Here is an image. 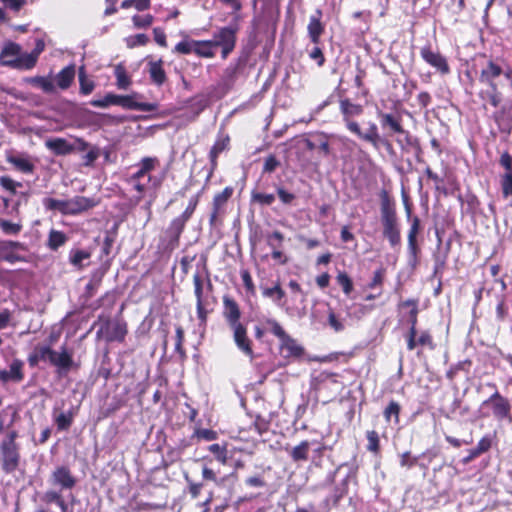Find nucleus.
<instances>
[{"label":"nucleus","mask_w":512,"mask_h":512,"mask_svg":"<svg viewBox=\"0 0 512 512\" xmlns=\"http://www.w3.org/2000/svg\"><path fill=\"white\" fill-rule=\"evenodd\" d=\"M504 76L509 82L512 90V67L503 66L497 59L490 58L486 64L481 68L479 73V82L484 85L478 92V97L482 101V106L487 109L490 105L493 108H498L503 102V93L500 91L497 80L500 76Z\"/></svg>","instance_id":"1"},{"label":"nucleus","mask_w":512,"mask_h":512,"mask_svg":"<svg viewBox=\"0 0 512 512\" xmlns=\"http://www.w3.org/2000/svg\"><path fill=\"white\" fill-rule=\"evenodd\" d=\"M339 112L348 131L356 135L361 140L370 143L375 149L383 146L387 149L392 148V144L386 137L379 134L378 127L375 123H370L366 132H363L356 121L364 112V106L354 103L348 97H340Z\"/></svg>","instance_id":"2"},{"label":"nucleus","mask_w":512,"mask_h":512,"mask_svg":"<svg viewBox=\"0 0 512 512\" xmlns=\"http://www.w3.org/2000/svg\"><path fill=\"white\" fill-rule=\"evenodd\" d=\"M378 196L382 236L392 248L398 247L401 245V224L395 198L387 189H381Z\"/></svg>","instance_id":"3"},{"label":"nucleus","mask_w":512,"mask_h":512,"mask_svg":"<svg viewBox=\"0 0 512 512\" xmlns=\"http://www.w3.org/2000/svg\"><path fill=\"white\" fill-rule=\"evenodd\" d=\"M494 392L479 406V415L483 419H492L501 424H512V400L500 393L495 383H487Z\"/></svg>","instance_id":"4"},{"label":"nucleus","mask_w":512,"mask_h":512,"mask_svg":"<svg viewBox=\"0 0 512 512\" xmlns=\"http://www.w3.org/2000/svg\"><path fill=\"white\" fill-rule=\"evenodd\" d=\"M18 438V431L12 429L0 440V469L5 475H14L21 468L22 456Z\"/></svg>","instance_id":"5"},{"label":"nucleus","mask_w":512,"mask_h":512,"mask_svg":"<svg viewBox=\"0 0 512 512\" xmlns=\"http://www.w3.org/2000/svg\"><path fill=\"white\" fill-rule=\"evenodd\" d=\"M377 116L382 129L386 131V136H393L395 134L404 135L406 144L415 150L417 161L421 162L422 148L420 141L418 138L413 137L409 131L404 129L402 117L383 111H378Z\"/></svg>","instance_id":"6"},{"label":"nucleus","mask_w":512,"mask_h":512,"mask_svg":"<svg viewBox=\"0 0 512 512\" xmlns=\"http://www.w3.org/2000/svg\"><path fill=\"white\" fill-rule=\"evenodd\" d=\"M240 15L236 14L228 26L218 27L212 36V42L215 49H221V58L227 57L235 50L237 44V35L240 30L239 21Z\"/></svg>","instance_id":"7"},{"label":"nucleus","mask_w":512,"mask_h":512,"mask_svg":"<svg viewBox=\"0 0 512 512\" xmlns=\"http://www.w3.org/2000/svg\"><path fill=\"white\" fill-rule=\"evenodd\" d=\"M266 324L270 326L271 333L279 338L280 353L285 359H299L304 355V348L299 345L294 338L287 334L278 321L275 319H267Z\"/></svg>","instance_id":"8"},{"label":"nucleus","mask_w":512,"mask_h":512,"mask_svg":"<svg viewBox=\"0 0 512 512\" xmlns=\"http://www.w3.org/2000/svg\"><path fill=\"white\" fill-rule=\"evenodd\" d=\"M312 387L316 392L325 394L327 401H331L342 392L344 384L339 380V374L322 371L313 378Z\"/></svg>","instance_id":"9"},{"label":"nucleus","mask_w":512,"mask_h":512,"mask_svg":"<svg viewBox=\"0 0 512 512\" xmlns=\"http://www.w3.org/2000/svg\"><path fill=\"white\" fill-rule=\"evenodd\" d=\"M406 348L408 351H415L417 357H421L423 354V349H428L429 351H433L436 349L437 344L434 341L433 335L429 330H421L414 332H406L404 334Z\"/></svg>","instance_id":"10"},{"label":"nucleus","mask_w":512,"mask_h":512,"mask_svg":"<svg viewBox=\"0 0 512 512\" xmlns=\"http://www.w3.org/2000/svg\"><path fill=\"white\" fill-rule=\"evenodd\" d=\"M231 149V137L228 132L224 128H220L217 132L215 141L213 145L211 146L208 158L210 163L209 172L207 175L206 180L209 181L211 177L213 176L214 172L218 168V158L219 156L224 153L228 152Z\"/></svg>","instance_id":"11"},{"label":"nucleus","mask_w":512,"mask_h":512,"mask_svg":"<svg viewBox=\"0 0 512 512\" xmlns=\"http://www.w3.org/2000/svg\"><path fill=\"white\" fill-rule=\"evenodd\" d=\"M420 56L426 64L432 67L435 72L441 76H446L451 73L447 57L443 55L438 48H433L430 43L421 47Z\"/></svg>","instance_id":"12"},{"label":"nucleus","mask_w":512,"mask_h":512,"mask_svg":"<svg viewBox=\"0 0 512 512\" xmlns=\"http://www.w3.org/2000/svg\"><path fill=\"white\" fill-rule=\"evenodd\" d=\"M127 334L128 325L125 320L118 319L111 322V320L107 318L101 328L97 331L96 336L98 339L104 337L105 341L108 343H123Z\"/></svg>","instance_id":"13"},{"label":"nucleus","mask_w":512,"mask_h":512,"mask_svg":"<svg viewBox=\"0 0 512 512\" xmlns=\"http://www.w3.org/2000/svg\"><path fill=\"white\" fill-rule=\"evenodd\" d=\"M27 246L19 241L3 240L0 241V259L14 264L17 262H26L27 259L20 252H26Z\"/></svg>","instance_id":"14"},{"label":"nucleus","mask_w":512,"mask_h":512,"mask_svg":"<svg viewBox=\"0 0 512 512\" xmlns=\"http://www.w3.org/2000/svg\"><path fill=\"white\" fill-rule=\"evenodd\" d=\"M499 165L504 169L500 175L499 182L502 197L507 199L512 197V155L505 150L500 154Z\"/></svg>","instance_id":"15"},{"label":"nucleus","mask_w":512,"mask_h":512,"mask_svg":"<svg viewBox=\"0 0 512 512\" xmlns=\"http://www.w3.org/2000/svg\"><path fill=\"white\" fill-rule=\"evenodd\" d=\"M230 330L233 333V340L236 347L246 356L253 359L254 351H253V343L252 340L248 336V331L246 325L243 323L235 324L234 326H229Z\"/></svg>","instance_id":"16"},{"label":"nucleus","mask_w":512,"mask_h":512,"mask_svg":"<svg viewBox=\"0 0 512 512\" xmlns=\"http://www.w3.org/2000/svg\"><path fill=\"white\" fill-rule=\"evenodd\" d=\"M233 193L234 188L232 186H227L221 192H218L214 195L212 200V209L209 218V222L211 225L215 224L218 217L224 215L226 205L233 196Z\"/></svg>","instance_id":"17"},{"label":"nucleus","mask_w":512,"mask_h":512,"mask_svg":"<svg viewBox=\"0 0 512 512\" xmlns=\"http://www.w3.org/2000/svg\"><path fill=\"white\" fill-rule=\"evenodd\" d=\"M6 162L12 165L16 171L26 175L33 174L36 169L34 160L27 153H7Z\"/></svg>","instance_id":"18"},{"label":"nucleus","mask_w":512,"mask_h":512,"mask_svg":"<svg viewBox=\"0 0 512 512\" xmlns=\"http://www.w3.org/2000/svg\"><path fill=\"white\" fill-rule=\"evenodd\" d=\"M223 309L222 315L224 320L226 321L228 327L234 326L235 324L242 323L241 322V308L238 302L231 297L230 295H224L222 297Z\"/></svg>","instance_id":"19"},{"label":"nucleus","mask_w":512,"mask_h":512,"mask_svg":"<svg viewBox=\"0 0 512 512\" xmlns=\"http://www.w3.org/2000/svg\"><path fill=\"white\" fill-rule=\"evenodd\" d=\"M24 378V362L19 358L12 359L8 369L0 370V382L3 384L9 382L20 383Z\"/></svg>","instance_id":"20"},{"label":"nucleus","mask_w":512,"mask_h":512,"mask_svg":"<svg viewBox=\"0 0 512 512\" xmlns=\"http://www.w3.org/2000/svg\"><path fill=\"white\" fill-rule=\"evenodd\" d=\"M323 12L320 9H317L314 14L309 17V22L307 25V33L310 41L314 45H319L321 42V36L325 32V24L322 21Z\"/></svg>","instance_id":"21"},{"label":"nucleus","mask_w":512,"mask_h":512,"mask_svg":"<svg viewBox=\"0 0 512 512\" xmlns=\"http://www.w3.org/2000/svg\"><path fill=\"white\" fill-rule=\"evenodd\" d=\"M51 481L54 485L60 486L62 490H71L77 483L70 468L65 465L58 466L54 469L51 474Z\"/></svg>","instance_id":"22"},{"label":"nucleus","mask_w":512,"mask_h":512,"mask_svg":"<svg viewBox=\"0 0 512 512\" xmlns=\"http://www.w3.org/2000/svg\"><path fill=\"white\" fill-rule=\"evenodd\" d=\"M187 220L180 215L175 217L166 229V235L168 237L167 247L174 250L179 246L180 237L185 229Z\"/></svg>","instance_id":"23"},{"label":"nucleus","mask_w":512,"mask_h":512,"mask_svg":"<svg viewBox=\"0 0 512 512\" xmlns=\"http://www.w3.org/2000/svg\"><path fill=\"white\" fill-rule=\"evenodd\" d=\"M78 408L71 407L67 411H61L57 407H53L52 417L56 425L57 431H68L74 422Z\"/></svg>","instance_id":"24"},{"label":"nucleus","mask_w":512,"mask_h":512,"mask_svg":"<svg viewBox=\"0 0 512 512\" xmlns=\"http://www.w3.org/2000/svg\"><path fill=\"white\" fill-rule=\"evenodd\" d=\"M420 231H421V220L418 216H414L411 219V224H410V228L408 230V235H407L408 252H409V255L414 259H417L418 255L421 252V248H420V246L418 244V240H417V237H418V234L420 233Z\"/></svg>","instance_id":"25"},{"label":"nucleus","mask_w":512,"mask_h":512,"mask_svg":"<svg viewBox=\"0 0 512 512\" xmlns=\"http://www.w3.org/2000/svg\"><path fill=\"white\" fill-rule=\"evenodd\" d=\"M52 366L57 368V373L60 376L66 375L75 366L72 352L66 346H62Z\"/></svg>","instance_id":"26"},{"label":"nucleus","mask_w":512,"mask_h":512,"mask_svg":"<svg viewBox=\"0 0 512 512\" xmlns=\"http://www.w3.org/2000/svg\"><path fill=\"white\" fill-rule=\"evenodd\" d=\"M304 143L309 151L318 149L325 156L331 153L328 135L323 132L312 134L311 138L305 139Z\"/></svg>","instance_id":"27"},{"label":"nucleus","mask_w":512,"mask_h":512,"mask_svg":"<svg viewBox=\"0 0 512 512\" xmlns=\"http://www.w3.org/2000/svg\"><path fill=\"white\" fill-rule=\"evenodd\" d=\"M159 165L160 161L157 157H143L138 163V170L130 176L131 180H142L147 176L148 182H150L152 180L150 173Z\"/></svg>","instance_id":"28"},{"label":"nucleus","mask_w":512,"mask_h":512,"mask_svg":"<svg viewBox=\"0 0 512 512\" xmlns=\"http://www.w3.org/2000/svg\"><path fill=\"white\" fill-rule=\"evenodd\" d=\"M137 93L131 95H120L119 106L128 110H138L143 112H152L156 110L157 106L154 103L138 102L135 101Z\"/></svg>","instance_id":"29"},{"label":"nucleus","mask_w":512,"mask_h":512,"mask_svg":"<svg viewBox=\"0 0 512 512\" xmlns=\"http://www.w3.org/2000/svg\"><path fill=\"white\" fill-rule=\"evenodd\" d=\"M163 65L164 61L162 59L152 60L147 64L150 81L158 87L164 85L168 80Z\"/></svg>","instance_id":"30"},{"label":"nucleus","mask_w":512,"mask_h":512,"mask_svg":"<svg viewBox=\"0 0 512 512\" xmlns=\"http://www.w3.org/2000/svg\"><path fill=\"white\" fill-rule=\"evenodd\" d=\"M69 205L70 215H77L94 208L98 205V201L85 196H75L69 199Z\"/></svg>","instance_id":"31"},{"label":"nucleus","mask_w":512,"mask_h":512,"mask_svg":"<svg viewBox=\"0 0 512 512\" xmlns=\"http://www.w3.org/2000/svg\"><path fill=\"white\" fill-rule=\"evenodd\" d=\"M45 145L57 156L69 155L75 150V145L60 137L47 140Z\"/></svg>","instance_id":"32"},{"label":"nucleus","mask_w":512,"mask_h":512,"mask_svg":"<svg viewBox=\"0 0 512 512\" xmlns=\"http://www.w3.org/2000/svg\"><path fill=\"white\" fill-rule=\"evenodd\" d=\"M419 300L418 299H407L399 303V308H410L408 312V323L410 325L407 332H414L418 329V308Z\"/></svg>","instance_id":"33"},{"label":"nucleus","mask_w":512,"mask_h":512,"mask_svg":"<svg viewBox=\"0 0 512 512\" xmlns=\"http://www.w3.org/2000/svg\"><path fill=\"white\" fill-rule=\"evenodd\" d=\"M21 52V46L17 43L10 42L6 44L0 52V61L4 66L11 67L10 61L13 62L18 58Z\"/></svg>","instance_id":"34"},{"label":"nucleus","mask_w":512,"mask_h":512,"mask_svg":"<svg viewBox=\"0 0 512 512\" xmlns=\"http://www.w3.org/2000/svg\"><path fill=\"white\" fill-rule=\"evenodd\" d=\"M75 78V65L71 64L64 67L57 75H56V84L62 89H68Z\"/></svg>","instance_id":"35"},{"label":"nucleus","mask_w":512,"mask_h":512,"mask_svg":"<svg viewBox=\"0 0 512 512\" xmlns=\"http://www.w3.org/2000/svg\"><path fill=\"white\" fill-rule=\"evenodd\" d=\"M194 54L200 58H214L216 55L215 47L211 39L195 40Z\"/></svg>","instance_id":"36"},{"label":"nucleus","mask_w":512,"mask_h":512,"mask_svg":"<svg viewBox=\"0 0 512 512\" xmlns=\"http://www.w3.org/2000/svg\"><path fill=\"white\" fill-rule=\"evenodd\" d=\"M25 82L29 85L41 89L47 94L55 92V85L49 77L45 76H34L25 79Z\"/></svg>","instance_id":"37"},{"label":"nucleus","mask_w":512,"mask_h":512,"mask_svg":"<svg viewBox=\"0 0 512 512\" xmlns=\"http://www.w3.org/2000/svg\"><path fill=\"white\" fill-rule=\"evenodd\" d=\"M68 236L63 232L56 229H51L48 234L46 246L51 251H57L60 247L66 244Z\"/></svg>","instance_id":"38"},{"label":"nucleus","mask_w":512,"mask_h":512,"mask_svg":"<svg viewBox=\"0 0 512 512\" xmlns=\"http://www.w3.org/2000/svg\"><path fill=\"white\" fill-rule=\"evenodd\" d=\"M309 451L310 442L308 440H303L291 449L289 455L293 462H305L309 459Z\"/></svg>","instance_id":"39"},{"label":"nucleus","mask_w":512,"mask_h":512,"mask_svg":"<svg viewBox=\"0 0 512 512\" xmlns=\"http://www.w3.org/2000/svg\"><path fill=\"white\" fill-rule=\"evenodd\" d=\"M37 59L31 53H21L18 58H16L13 62L10 61L11 68L18 70H30L34 68L37 64Z\"/></svg>","instance_id":"40"},{"label":"nucleus","mask_w":512,"mask_h":512,"mask_svg":"<svg viewBox=\"0 0 512 512\" xmlns=\"http://www.w3.org/2000/svg\"><path fill=\"white\" fill-rule=\"evenodd\" d=\"M43 205L47 210L59 211L63 215H70V205L68 200H60L55 198H44Z\"/></svg>","instance_id":"41"},{"label":"nucleus","mask_w":512,"mask_h":512,"mask_svg":"<svg viewBox=\"0 0 512 512\" xmlns=\"http://www.w3.org/2000/svg\"><path fill=\"white\" fill-rule=\"evenodd\" d=\"M400 413L401 405L397 401L391 400L383 410V417L386 423L393 422L398 425L400 423Z\"/></svg>","instance_id":"42"},{"label":"nucleus","mask_w":512,"mask_h":512,"mask_svg":"<svg viewBox=\"0 0 512 512\" xmlns=\"http://www.w3.org/2000/svg\"><path fill=\"white\" fill-rule=\"evenodd\" d=\"M104 273H93L89 282L85 285L83 297L88 300L91 299L99 290Z\"/></svg>","instance_id":"43"},{"label":"nucleus","mask_w":512,"mask_h":512,"mask_svg":"<svg viewBox=\"0 0 512 512\" xmlns=\"http://www.w3.org/2000/svg\"><path fill=\"white\" fill-rule=\"evenodd\" d=\"M78 80H79V92L82 95H89L95 89L94 80L90 79L87 74L84 66L79 68L78 72Z\"/></svg>","instance_id":"44"},{"label":"nucleus","mask_w":512,"mask_h":512,"mask_svg":"<svg viewBox=\"0 0 512 512\" xmlns=\"http://www.w3.org/2000/svg\"><path fill=\"white\" fill-rule=\"evenodd\" d=\"M114 75L116 77V86L118 89L126 90L132 84V79L128 75L124 65L117 64L114 69Z\"/></svg>","instance_id":"45"},{"label":"nucleus","mask_w":512,"mask_h":512,"mask_svg":"<svg viewBox=\"0 0 512 512\" xmlns=\"http://www.w3.org/2000/svg\"><path fill=\"white\" fill-rule=\"evenodd\" d=\"M458 200L466 205V214L475 216L480 210L481 202L474 193H467L465 199L460 195Z\"/></svg>","instance_id":"46"},{"label":"nucleus","mask_w":512,"mask_h":512,"mask_svg":"<svg viewBox=\"0 0 512 512\" xmlns=\"http://www.w3.org/2000/svg\"><path fill=\"white\" fill-rule=\"evenodd\" d=\"M262 295L266 298L272 299L276 304H281L286 293L281 287L280 282L276 281L273 287L263 288Z\"/></svg>","instance_id":"47"},{"label":"nucleus","mask_w":512,"mask_h":512,"mask_svg":"<svg viewBox=\"0 0 512 512\" xmlns=\"http://www.w3.org/2000/svg\"><path fill=\"white\" fill-rule=\"evenodd\" d=\"M327 324L336 333L345 329L344 319L330 305L327 310Z\"/></svg>","instance_id":"48"},{"label":"nucleus","mask_w":512,"mask_h":512,"mask_svg":"<svg viewBox=\"0 0 512 512\" xmlns=\"http://www.w3.org/2000/svg\"><path fill=\"white\" fill-rule=\"evenodd\" d=\"M91 257V252L84 249H72L69 253V262L77 269H83L84 260Z\"/></svg>","instance_id":"49"},{"label":"nucleus","mask_w":512,"mask_h":512,"mask_svg":"<svg viewBox=\"0 0 512 512\" xmlns=\"http://www.w3.org/2000/svg\"><path fill=\"white\" fill-rule=\"evenodd\" d=\"M366 439H367V445H366L367 451L371 452L375 456L380 455L381 445H380V437H379L378 432L376 430L366 431Z\"/></svg>","instance_id":"50"},{"label":"nucleus","mask_w":512,"mask_h":512,"mask_svg":"<svg viewBox=\"0 0 512 512\" xmlns=\"http://www.w3.org/2000/svg\"><path fill=\"white\" fill-rule=\"evenodd\" d=\"M336 282L341 287L343 293L349 296L354 290V283L349 274L344 270H339L336 275Z\"/></svg>","instance_id":"51"},{"label":"nucleus","mask_w":512,"mask_h":512,"mask_svg":"<svg viewBox=\"0 0 512 512\" xmlns=\"http://www.w3.org/2000/svg\"><path fill=\"white\" fill-rule=\"evenodd\" d=\"M275 201V195L272 193H264L258 190L251 191L250 202L252 204H258L260 206H270Z\"/></svg>","instance_id":"52"},{"label":"nucleus","mask_w":512,"mask_h":512,"mask_svg":"<svg viewBox=\"0 0 512 512\" xmlns=\"http://www.w3.org/2000/svg\"><path fill=\"white\" fill-rule=\"evenodd\" d=\"M0 186L9 195L15 196L19 193L18 189L23 187V183L12 179L10 176L3 175L0 177Z\"/></svg>","instance_id":"53"},{"label":"nucleus","mask_w":512,"mask_h":512,"mask_svg":"<svg viewBox=\"0 0 512 512\" xmlns=\"http://www.w3.org/2000/svg\"><path fill=\"white\" fill-rule=\"evenodd\" d=\"M208 450L214 455V458L221 463L226 465L228 462V450L226 444L214 443L208 446Z\"/></svg>","instance_id":"54"},{"label":"nucleus","mask_w":512,"mask_h":512,"mask_svg":"<svg viewBox=\"0 0 512 512\" xmlns=\"http://www.w3.org/2000/svg\"><path fill=\"white\" fill-rule=\"evenodd\" d=\"M120 95L114 93H107L102 99H94L90 104L94 107L107 108L111 105L119 106Z\"/></svg>","instance_id":"55"},{"label":"nucleus","mask_w":512,"mask_h":512,"mask_svg":"<svg viewBox=\"0 0 512 512\" xmlns=\"http://www.w3.org/2000/svg\"><path fill=\"white\" fill-rule=\"evenodd\" d=\"M184 341H185V331L181 325H178L175 328V351L179 354V356L182 360H184L186 358Z\"/></svg>","instance_id":"56"},{"label":"nucleus","mask_w":512,"mask_h":512,"mask_svg":"<svg viewBox=\"0 0 512 512\" xmlns=\"http://www.w3.org/2000/svg\"><path fill=\"white\" fill-rule=\"evenodd\" d=\"M9 410H11V417L8 424H5L3 413L0 414V434H5L7 431L11 430L10 428L19 418L18 410L12 405L7 406V408L3 412Z\"/></svg>","instance_id":"57"},{"label":"nucleus","mask_w":512,"mask_h":512,"mask_svg":"<svg viewBox=\"0 0 512 512\" xmlns=\"http://www.w3.org/2000/svg\"><path fill=\"white\" fill-rule=\"evenodd\" d=\"M115 304V294L113 292H106L99 299H97L93 304H91V308L93 310H97L101 307H107L111 309Z\"/></svg>","instance_id":"58"},{"label":"nucleus","mask_w":512,"mask_h":512,"mask_svg":"<svg viewBox=\"0 0 512 512\" xmlns=\"http://www.w3.org/2000/svg\"><path fill=\"white\" fill-rule=\"evenodd\" d=\"M205 280V274L202 275L201 273L196 272L193 275L194 294L196 297V301L204 300Z\"/></svg>","instance_id":"59"},{"label":"nucleus","mask_w":512,"mask_h":512,"mask_svg":"<svg viewBox=\"0 0 512 512\" xmlns=\"http://www.w3.org/2000/svg\"><path fill=\"white\" fill-rule=\"evenodd\" d=\"M154 20H155V18L152 14H144V15L136 14V15L132 16L133 26L137 29L149 28L153 24Z\"/></svg>","instance_id":"60"},{"label":"nucleus","mask_w":512,"mask_h":512,"mask_svg":"<svg viewBox=\"0 0 512 512\" xmlns=\"http://www.w3.org/2000/svg\"><path fill=\"white\" fill-rule=\"evenodd\" d=\"M0 229L5 235H18L22 230V224L0 218Z\"/></svg>","instance_id":"61"},{"label":"nucleus","mask_w":512,"mask_h":512,"mask_svg":"<svg viewBox=\"0 0 512 512\" xmlns=\"http://www.w3.org/2000/svg\"><path fill=\"white\" fill-rule=\"evenodd\" d=\"M495 436L490 434L484 435L474 447V450L481 456L484 453H487L493 446V440Z\"/></svg>","instance_id":"62"},{"label":"nucleus","mask_w":512,"mask_h":512,"mask_svg":"<svg viewBox=\"0 0 512 512\" xmlns=\"http://www.w3.org/2000/svg\"><path fill=\"white\" fill-rule=\"evenodd\" d=\"M240 276L243 282V286L248 294L251 296H255L256 294V286L253 282L251 273L248 269H242L240 271Z\"/></svg>","instance_id":"63"},{"label":"nucleus","mask_w":512,"mask_h":512,"mask_svg":"<svg viewBox=\"0 0 512 512\" xmlns=\"http://www.w3.org/2000/svg\"><path fill=\"white\" fill-rule=\"evenodd\" d=\"M385 276H386V269L384 267H380L377 270H375L371 281L368 283V288H370V289L380 288V290H381L384 280H385Z\"/></svg>","instance_id":"64"}]
</instances>
